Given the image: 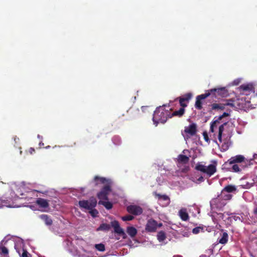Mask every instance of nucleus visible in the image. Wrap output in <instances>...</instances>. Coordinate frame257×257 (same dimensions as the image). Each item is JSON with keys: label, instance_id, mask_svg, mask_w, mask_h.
Here are the masks:
<instances>
[{"label": "nucleus", "instance_id": "obj_11", "mask_svg": "<svg viewBox=\"0 0 257 257\" xmlns=\"http://www.w3.org/2000/svg\"><path fill=\"white\" fill-rule=\"evenodd\" d=\"M162 226V223H158L154 219H149L146 226V229L149 232H154L158 227Z\"/></svg>", "mask_w": 257, "mask_h": 257}, {"label": "nucleus", "instance_id": "obj_24", "mask_svg": "<svg viewBox=\"0 0 257 257\" xmlns=\"http://www.w3.org/2000/svg\"><path fill=\"white\" fill-rule=\"evenodd\" d=\"M236 190V187L234 185H229L226 186L223 189V191H225L228 193L233 192Z\"/></svg>", "mask_w": 257, "mask_h": 257}, {"label": "nucleus", "instance_id": "obj_48", "mask_svg": "<svg viewBox=\"0 0 257 257\" xmlns=\"http://www.w3.org/2000/svg\"><path fill=\"white\" fill-rule=\"evenodd\" d=\"M200 257H207L206 255H201Z\"/></svg>", "mask_w": 257, "mask_h": 257}, {"label": "nucleus", "instance_id": "obj_14", "mask_svg": "<svg viewBox=\"0 0 257 257\" xmlns=\"http://www.w3.org/2000/svg\"><path fill=\"white\" fill-rule=\"evenodd\" d=\"M231 102H232L231 100H229L225 103H213L211 105L212 109L214 110H223L225 108V107L226 105L233 106L236 105L234 102L233 103Z\"/></svg>", "mask_w": 257, "mask_h": 257}, {"label": "nucleus", "instance_id": "obj_28", "mask_svg": "<svg viewBox=\"0 0 257 257\" xmlns=\"http://www.w3.org/2000/svg\"><path fill=\"white\" fill-rule=\"evenodd\" d=\"M166 234L164 231H161L158 233L157 239L160 242L163 241L166 239Z\"/></svg>", "mask_w": 257, "mask_h": 257}, {"label": "nucleus", "instance_id": "obj_5", "mask_svg": "<svg viewBox=\"0 0 257 257\" xmlns=\"http://www.w3.org/2000/svg\"><path fill=\"white\" fill-rule=\"evenodd\" d=\"M216 166L217 163L215 161L208 165L198 163L195 167V169L205 174L207 177H210L216 172Z\"/></svg>", "mask_w": 257, "mask_h": 257}, {"label": "nucleus", "instance_id": "obj_4", "mask_svg": "<svg viewBox=\"0 0 257 257\" xmlns=\"http://www.w3.org/2000/svg\"><path fill=\"white\" fill-rule=\"evenodd\" d=\"M170 112L165 110L164 106L157 107L154 111L153 121L156 126L159 123H164L169 117Z\"/></svg>", "mask_w": 257, "mask_h": 257}, {"label": "nucleus", "instance_id": "obj_6", "mask_svg": "<svg viewBox=\"0 0 257 257\" xmlns=\"http://www.w3.org/2000/svg\"><path fill=\"white\" fill-rule=\"evenodd\" d=\"M253 160L247 159L243 155H238L231 157L227 162L229 164H237L244 167H248L253 164Z\"/></svg>", "mask_w": 257, "mask_h": 257}, {"label": "nucleus", "instance_id": "obj_18", "mask_svg": "<svg viewBox=\"0 0 257 257\" xmlns=\"http://www.w3.org/2000/svg\"><path fill=\"white\" fill-rule=\"evenodd\" d=\"M209 92L210 93L213 92H216L218 95H220L222 96H225L227 95V90L224 87L220 88H215L212 89L210 90Z\"/></svg>", "mask_w": 257, "mask_h": 257}, {"label": "nucleus", "instance_id": "obj_10", "mask_svg": "<svg viewBox=\"0 0 257 257\" xmlns=\"http://www.w3.org/2000/svg\"><path fill=\"white\" fill-rule=\"evenodd\" d=\"M196 131V126L193 123L185 127L182 135L185 140L188 139L190 136L194 135Z\"/></svg>", "mask_w": 257, "mask_h": 257}, {"label": "nucleus", "instance_id": "obj_13", "mask_svg": "<svg viewBox=\"0 0 257 257\" xmlns=\"http://www.w3.org/2000/svg\"><path fill=\"white\" fill-rule=\"evenodd\" d=\"M127 210L129 213L135 215H140L143 212V209L141 207L135 205H131L127 206Z\"/></svg>", "mask_w": 257, "mask_h": 257}, {"label": "nucleus", "instance_id": "obj_40", "mask_svg": "<svg viewBox=\"0 0 257 257\" xmlns=\"http://www.w3.org/2000/svg\"><path fill=\"white\" fill-rule=\"evenodd\" d=\"M229 146V144L228 142H227L226 143H224V144H222V148L224 151H226L228 149Z\"/></svg>", "mask_w": 257, "mask_h": 257}, {"label": "nucleus", "instance_id": "obj_20", "mask_svg": "<svg viewBox=\"0 0 257 257\" xmlns=\"http://www.w3.org/2000/svg\"><path fill=\"white\" fill-rule=\"evenodd\" d=\"M40 218L44 221L46 225L50 226L52 224V220L47 215L42 214L40 216Z\"/></svg>", "mask_w": 257, "mask_h": 257}, {"label": "nucleus", "instance_id": "obj_39", "mask_svg": "<svg viewBox=\"0 0 257 257\" xmlns=\"http://www.w3.org/2000/svg\"><path fill=\"white\" fill-rule=\"evenodd\" d=\"M113 143L115 145H119L120 143V140L119 138L115 137L113 139Z\"/></svg>", "mask_w": 257, "mask_h": 257}, {"label": "nucleus", "instance_id": "obj_12", "mask_svg": "<svg viewBox=\"0 0 257 257\" xmlns=\"http://www.w3.org/2000/svg\"><path fill=\"white\" fill-rule=\"evenodd\" d=\"M228 115V114L224 112L222 115L219 116L217 118H215V119L211 123L210 131L211 133H214L218 128V125L219 124V121L223 117Z\"/></svg>", "mask_w": 257, "mask_h": 257}, {"label": "nucleus", "instance_id": "obj_29", "mask_svg": "<svg viewBox=\"0 0 257 257\" xmlns=\"http://www.w3.org/2000/svg\"><path fill=\"white\" fill-rule=\"evenodd\" d=\"M8 249L2 245H0V254L4 255V257H8Z\"/></svg>", "mask_w": 257, "mask_h": 257}, {"label": "nucleus", "instance_id": "obj_23", "mask_svg": "<svg viewBox=\"0 0 257 257\" xmlns=\"http://www.w3.org/2000/svg\"><path fill=\"white\" fill-rule=\"evenodd\" d=\"M184 108H181L179 110L175 111L173 113L170 114L169 117H172L173 116H181L184 113Z\"/></svg>", "mask_w": 257, "mask_h": 257}, {"label": "nucleus", "instance_id": "obj_33", "mask_svg": "<svg viewBox=\"0 0 257 257\" xmlns=\"http://www.w3.org/2000/svg\"><path fill=\"white\" fill-rule=\"evenodd\" d=\"M156 195L158 197L159 200L161 201L162 200L166 201V204L169 203V198L166 195H161L160 194H156Z\"/></svg>", "mask_w": 257, "mask_h": 257}, {"label": "nucleus", "instance_id": "obj_1", "mask_svg": "<svg viewBox=\"0 0 257 257\" xmlns=\"http://www.w3.org/2000/svg\"><path fill=\"white\" fill-rule=\"evenodd\" d=\"M95 181L98 183V182L103 184L105 186L102 190L97 194V197L100 200L99 204H102L106 209H110L112 207V203L108 201L111 193L110 184L111 182L104 178L98 177L96 176L94 178Z\"/></svg>", "mask_w": 257, "mask_h": 257}, {"label": "nucleus", "instance_id": "obj_36", "mask_svg": "<svg viewBox=\"0 0 257 257\" xmlns=\"http://www.w3.org/2000/svg\"><path fill=\"white\" fill-rule=\"evenodd\" d=\"M90 214L93 216V217H96L98 212L97 211V210L94 209V208L92 209L91 210H89Z\"/></svg>", "mask_w": 257, "mask_h": 257}, {"label": "nucleus", "instance_id": "obj_22", "mask_svg": "<svg viewBox=\"0 0 257 257\" xmlns=\"http://www.w3.org/2000/svg\"><path fill=\"white\" fill-rule=\"evenodd\" d=\"M126 232L131 237H134L137 233V230L134 227L129 226L127 228Z\"/></svg>", "mask_w": 257, "mask_h": 257}, {"label": "nucleus", "instance_id": "obj_17", "mask_svg": "<svg viewBox=\"0 0 257 257\" xmlns=\"http://www.w3.org/2000/svg\"><path fill=\"white\" fill-rule=\"evenodd\" d=\"M36 203L40 207L46 209L49 207V202L48 201L43 198H38L36 201Z\"/></svg>", "mask_w": 257, "mask_h": 257}, {"label": "nucleus", "instance_id": "obj_15", "mask_svg": "<svg viewBox=\"0 0 257 257\" xmlns=\"http://www.w3.org/2000/svg\"><path fill=\"white\" fill-rule=\"evenodd\" d=\"M210 95L209 91L205 93V94H201L198 95L196 97L195 107L196 108L200 109L202 107V103L201 100L205 99L206 97Z\"/></svg>", "mask_w": 257, "mask_h": 257}, {"label": "nucleus", "instance_id": "obj_21", "mask_svg": "<svg viewBox=\"0 0 257 257\" xmlns=\"http://www.w3.org/2000/svg\"><path fill=\"white\" fill-rule=\"evenodd\" d=\"M179 214L180 217L183 220L186 221L188 220L189 216H188V214L187 212V210L186 209H184V208L181 209L180 210Z\"/></svg>", "mask_w": 257, "mask_h": 257}, {"label": "nucleus", "instance_id": "obj_3", "mask_svg": "<svg viewBox=\"0 0 257 257\" xmlns=\"http://www.w3.org/2000/svg\"><path fill=\"white\" fill-rule=\"evenodd\" d=\"M77 247L75 255L77 257H96L94 252L91 250V245L82 238L74 240Z\"/></svg>", "mask_w": 257, "mask_h": 257}, {"label": "nucleus", "instance_id": "obj_16", "mask_svg": "<svg viewBox=\"0 0 257 257\" xmlns=\"http://www.w3.org/2000/svg\"><path fill=\"white\" fill-rule=\"evenodd\" d=\"M111 224L113 227L115 232L119 234H124L123 230L120 227L118 222L117 221H111Z\"/></svg>", "mask_w": 257, "mask_h": 257}, {"label": "nucleus", "instance_id": "obj_43", "mask_svg": "<svg viewBox=\"0 0 257 257\" xmlns=\"http://www.w3.org/2000/svg\"><path fill=\"white\" fill-rule=\"evenodd\" d=\"M240 82V80L238 79H236L235 80L233 81V82H232V84L233 85H238Z\"/></svg>", "mask_w": 257, "mask_h": 257}, {"label": "nucleus", "instance_id": "obj_7", "mask_svg": "<svg viewBox=\"0 0 257 257\" xmlns=\"http://www.w3.org/2000/svg\"><path fill=\"white\" fill-rule=\"evenodd\" d=\"M96 200L94 198H91L88 200H81L79 202L81 208L87 210H91L96 205Z\"/></svg>", "mask_w": 257, "mask_h": 257}, {"label": "nucleus", "instance_id": "obj_35", "mask_svg": "<svg viewBox=\"0 0 257 257\" xmlns=\"http://www.w3.org/2000/svg\"><path fill=\"white\" fill-rule=\"evenodd\" d=\"M192 96V94L191 93H188L185 94L184 95H183L180 98L181 99H182L183 100H184V101H188L191 98Z\"/></svg>", "mask_w": 257, "mask_h": 257}, {"label": "nucleus", "instance_id": "obj_19", "mask_svg": "<svg viewBox=\"0 0 257 257\" xmlns=\"http://www.w3.org/2000/svg\"><path fill=\"white\" fill-rule=\"evenodd\" d=\"M232 167L230 168V170L233 172H239L246 167L237 164H232Z\"/></svg>", "mask_w": 257, "mask_h": 257}, {"label": "nucleus", "instance_id": "obj_38", "mask_svg": "<svg viewBox=\"0 0 257 257\" xmlns=\"http://www.w3.org/2000/svg\"><path fill=\"white\" fill-rule=\"evenodd\" d=\"M203 230V229L200 227H195L194 228L193 230H192V232L194 233V234H197L198 233H199L200 231H202Z\"/></svg>", "mask_w": 257, "mask_h": 257}, {"label": "nucleus", "instance_id": "obj_52", "mask_svg": "<svg viewBox=\"0 0 257 257\" xmlns=\"http://www.w3.org/2000/svg\"><path fill=\"white\" fill-rule=\"evenodd\" d=\"M40 144V145H43V143H40V144Z\"/></svg>", "mask_w": 257, "mask_h": 257}, {"label": "nucleus", "instance_id": "obj_32", "mask_svg": "<svg viewBox=\"0 0 257 257\" xmlns=\"http://www.w3.org/2000/svg\"><path fill=\"white\" fill-rule=\"evenodd\" d=\"M190 180L193 181L194 182H195L196 183H199L200 182L204 181V178L202 176H199L197 178V177L195 176V175L192 176L190 177Z\"/></svg>", "mask_w": 257, "mask_h": 257}, {"label": "nucleus", "instance_id": "obj_45", "mask_svg": "<svg viewBox=\"0 0 257 257\" xmlns=\"http://www.w3.org/2000/svg\"><path fill=\"white\" fill-rule=\"evenodd\" d=\"M254 213L257 214V206H256L253 210Z\"/></svg>", "mask_w": 257, "mask_h": 257}, {"label": "nucleus", "instance_id": "obj_2", "mask_svg": "<svg viewBox=\"0 0 257 257\" xmlns=\"http://www.w3.org/2000/svg\"><path fill=\"white\" fill-rule=\"evenodd\" d=\"M237 89L240 95L234 101L235 104L239 107L244 108L248 106L247 103H250L251 101L246 100L243 95H248L254 93L255 87L252 83H247L241 85Z\"/></svg>", "mask_w": 257, "mask_h": 257}, {"label": "nucleus", "instance_id": "obj_27", "mask_svg": "<svg viewBox=\"0 0 257 257\" xmlns=\"http://www.w3.org/2000/svg\"><path fill=\"white\" fill-rule=\"evenodd\" d=\"M179 162L182 163H186L189 161V157L185 155H180L178 157Z\"/></svg>", "mask_w": 257, "mask_h": 257}, {"label": "nucleus", "instance_id": "obj_9", "mask_svg": "<svg viewBox=\"0 0 257 257\" xmlns=\"http://www.w3.org/2000/svg\"><path fill=\"white\" fill-rule=\"evenodd\" d=\"M24 243L22 239L18 238L16 241L15 248L21 257H28V252L24 248Z\"/></svg>", "mask_w": 257, "mask_h": 257}, {"label": "nucleus", "instance_id": "obj_41", "mask_svg": "<svg viewBox=\"0 0 257 257\" xmlns=\"http://www.w3.org/2000/svg\"><path fill=\"white\" fill-rule=\"evenodd\" d=\"M256 179V181H255L254 180H253V182H250V183H247L246 184V186H247V187L248 188H249L251 186H252L253 185V184L255 183V182H257V177L255 178Z\"/></svg>", "mask_w": 257, "mask_h": 257}, {"label": "nucleus", "instance_id": "obj_53", "mask_svg": "<svg viewBox=\"0 0 257 257\" xmlns=\"http://www.w3.org/2000/svg\"><path fill=\"white\" fill-rule=\"evenodd\" d=\"M40 144V145H43V143H40V144Z\"/></svg>", "mask_w": 257, "mask_h": 257}, {"label": "nucleus", "instance_id": "obj_44", "mask_svg": "<svg viewBox=\"0 0 257 257\" xmlns=\"http://www.w3.org/2000/svg\"><path fill=\"white\" fill-rule=\"evenodd\" d=\"M253 159L257 163V154H254L253 156Z\"/></svg>", "mask_w": 257, "mask_h": 257}, {"label": "nucleus", "instance_id": "obj_31", "mask_svg": "<svg viewBox=\"0 0 257 257\" xmlns=\"http://www.w3.org/2000/svg\"><path fill=\"white\" fill-rule=\"evenodd\" d=\"M228 240V234L226 232H223L222 237L219 240V242L221 244H225Z\"/></svg>", "mask_w": 257, "mask_h": 257}, {"label": "nucleus", "instance_id": "obj_25", "mask_svg": "<svg viewBox=\"0 0 257 257\" xmlns=\"http://www.w3.org/2000/svg\"><path fill=\"white\" fill-rule=\"evenodd\" d=\"M226 124V123H224L223 124L220 125L218 128V139L220 143L222 142V134L224 130V126Z\"/></svg>", "mask_w": 257, "mask_h": 257}, {"label": "nucleus", "instance_id": "obj_46", "mask_svg": "<svg viewBox=\"0 0 257 257\" xmlns=\"http://www.w3.org/2000/svg\"><path fill=\"white\" fill-rule=\"evenodd\" d=\"M204 138H205V139L206 141H207V142H208V138H207V135H204Z\"/></svg>", "mask_w": 257, "mask_h": 257}, {"label": "nucleus", "instance_id": "obj_51", "mask_svg": "<svg viewBox=\"0 0 257 257\" xmlns=\"http://www.w3.org/2000/svg\"><path fill=\"white\" fill-rule=\"evenodd\" d=\"M185 152H188V151H187V150H184V151H183V153H185Z\"/></svg>", "mask_w": 257, "mask_h": 257}, {"label": "nucleus", "instance_id": "obj_50", "mask_svg": "<svg viewBox=\"0 0 257 257\" xmlns=\"http://www.w3.org/2000/svg\"><path fill=\"white\" fill-rule=\"evenodd\" d=\"M249 103H247V105H248V107H249V106H250V107H251V105H249ZM246 107H247H247H245V108H246Z\"/></svg>", "mask_w": 257, "mask_h": 257}, {"label": "nucleus", "instance_id": "obj_49", "mask_svg": "<svg viewBox=\"0 0 257 257\" xmlns=\"http://www.w3.org/2000/svg\"><path fill=\"white\" fill-rule=\"evenodd\" d=\"M173 257H182V256L180 255H175V256H174Z\"/></svg>", "mask_w": 257, "mask_h": 257}, {"label": "nucleus", "instance_id": "obj_37", "mask_svg": "<svg viewBox=\"0 0 257 257\" xmlns=\"http://www.w3.org/2000/svg\"><path fill=\"white\" fill-rule=\"evenodd\" d=\"M133 219L134 217L130 215H126L122 217V219L123 221H130L133 220Z\"/></svg>", "mask_w": 257, "mask_h": 257}, {"label": "nucleus", "instance_id": "obj_42", "mask_svg": "<svg viewBox=\"0 0 257 257\" xmlns=\"http://www.w3.org/2000/svg\"><path fill=\"white\" fill-rule=\"evenodd\" d=\"M184 101L180 98V105L182 107V108H184L187 106V104L184 103Z\"/></svg>", "mask_w": 257, "mask_h": 257}, {"label": "nucleus", "instance_id": "obj_30", "mask_svg": "<svg viewBox=\"0 0 257 257\" xmlns=\"http://www.w3.org/2000/svg\"><path fill=\"white\" fill-rule=\"evenodd\" d=\"M225 191H222L221 195L219 196L220 197H221L222 199H223L226 202L227 201L229 200L232 198V195L229 194H224Z\"/></svg>", "mask_w": 257, "mask_h": 257}, {"label": "nucleus", "instance_id": "obj_34", "mask_svg": "<svg viewBox=\"0 0 257 257\" xmlns=\"http://www.w3.org/2000/svg\"><path fill=\"white\" fill-rule=\"evenodd\" d=\"M94 247L97 250L101 252H103L105 250V245L103 243L96 244Z\"/></svg>", "mask_w": 257, "mask_h": 257}, {"label": "nucleus", "instance_id": "obj_8", "mask_svg": "<svg viewBox=\"0 0 257 257\" xmlns=\"http://www.w3.org/2000/svg\"><path fill=\"white\" fill-rule=\"evenodd\" d=\"M210 204L212 210L215 209L219 210L226 205V202L219 196L218 197L212 199Z\"/></svg>", "mask_w": 257, "mask_h": 257}, {"label": "nucleus", "instance_id": "obj_47", "mask_svg": "<svg viewBox=\"0 0 257 257\" xmlns=\"http://www.w3.org/2000/svg\"><path fill=\"white\" fill-rule=\"evenodd\" d=\"M38 138H39V139H42V137L41 136H40L39 135H38Z\"/></svg>", "mask_w": 257, "mask_h": 257}, {"label": "nucleus", "instance_id": "obj_26", "mask_svg": "<svg viewBox=\"0 0 257 257\" xmlns=\"http://www.w3.org/2000/svg\"><path fill=\"white\" fill-rule=\"evenodd\" d=\"M110 226L106 223L101 224L98 228H97V231H108L110 229Z\"/></svg>", "mask_w": 257, "mask_h": 257}]
</instances>
